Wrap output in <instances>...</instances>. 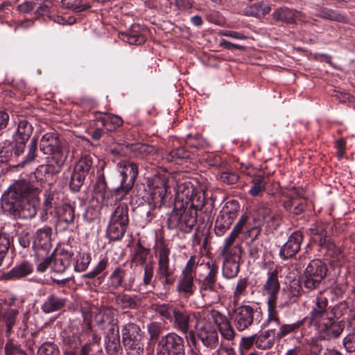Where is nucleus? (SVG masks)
I'll use <instances>...</instances> for the list:
<instances>
[{"mask_svg":"<svg viewBox=\"0 0 355 355\" xmlns=\"http://www.w3.org/2000/svg\"><path fill=\"white\" fill-rule=\"evenodd\" d=\"M327 250V255L331 259L330 261L335 266H340L339 263L343 258V255L338 247L333 242H328L325 245L322 246Z\"/></svg>","mask_w":355,"mask_h":355,"instance_id":"obj_34","label":"nucleus"},{"mask_svg":"<svg viewBox=\"0 0 355 355\" xmlns=\"http://www.w3.org/2000/svg\"><path fill=\"white\" fill-rule=\"evenodd\" d=\"M275 334L274 330H268L256 337L255 345L257 348L261 349H270L274 345V340L270 339V334Z\"/></svg>","mask_w":355,"mask_h":355,"instance_id":"obj_37","label":"nucleus"},{"mask_svg":"<svg viewBox=\"0 0 355 355\" xmlns=\"http://www.w3.org/2000/svg\"><path fill=\"white\" fill-rule=\"evenodd\" d=\"M196 269L195 258L191 257L180 276L177 286V291L183 297L189 298L194 293L193 279L196 277Z\"/></svg>","mask_w":355,"mask_h":355,"instance_id":"obj_10","label":"nucleus"},{"mask_svg":"<svg viewBox=\"0 0 355 355\" xmlns=\"http://www.w3.org/2000/svg\"><path fill=\"white\" fill-rule=\"evenodd\" d=\"M219 316L222 322L218 324V329L222 337L228 341L232 340L235 336V331L233 327L226 318H224L220 315Z\"/></svg>","mask_w":355,"mask_h":355,"instance_id":"obj_38","label":"nucleus"},{"mask_svg":"<svg viewBox=\"0 0 355 355\" xmlns=\"http://www.w3.org/2000/svg\"><path fill=\"white\" fill-rule=\"evenodd\" d=\"M148 187L151 190L152 199L155 203L162 204L167 191V178L165 175L154 176L148 180Z\"/></svg>","mask_w":355,"mask_h":355,"instance_id":"obj_13","label":"nucleus"},{"mask_svg":"<svg viewBox=\"0 0 355 355\" xmlns=\"http://www.w3.org/2000/svg\"><path fill=\"white\" fill-rule=\"evenodd\" d=\"M162 326L161 324L153 322H150L148 326V331L150 336L151 339H155L158 337V336L162 333Z\"/></svg>","mask_w":355,"mask_h":355,"instance_id":"obj_61","label":"nucleus"},{"mask_svg":"<svg viewBox=\"0 0 355 355\" xmlns=\"http://www.w3.org/2000/svg\"><path fill=\"white\" fill-rule=\"evenodd\" d=\"M37 138L33 137L31 140V144L28 147V153L26 156V159L21 162L18 166H24L26 164L33 161L37 155Z\"/></svg>","mask_w":355,"mask_h":355,"instance_id":"obj_47","label":"nucleus"},{"mask_svg":"<svg viewBox=\"0 0 355 355\" xmlns=\"http://www.w3.org/2000/svg\"><path fill=\"white\" fill-rule=\"evenodd\" d=\"M15 155V150L12 148V143L10 146L2 147L0 150V162H8L12 160L13 158L17 157Z\"/></svg>","mask_w":355,"mask_h":355,"instance_id":"obj_53","label":"nucleus"},{"mask_svg":"<svg viewBox=\"0 0 355 355\" xmlns=\"http://www.w3.org/2000/svg\"><path fill=\"white\" fill-rule=\"evenodd\" d=\"M122 39L130 44L136 45L141 44L145 42V37L142 35L137 34L133 31L123 34Z\"/></svg>","mask_w":355,"mask_h":355,"instance_id":"obj_49","label":"nucleus"},{"mask_svg":"<svg viewBox=\"0 0 355 355\" xmlns=\"http://www.w3.org/2000/svg\"><path fill=\"white\" fill-rule=\"evenodd\" d=\"M60 217L61 219L67 224L73 223L75 218L73 207L69 205H64L62 207V212Z\"/></svg>","mask_w":355,"mask_h":355,"instance_id":"obj_54","label":"nucleus"},{"mask_svg":"<svg viewBox=\"0 0 355 355\" xmlns=\"http://www.w3.org/2000/svg\"><path fill=\"white\" fill-rule=\"evenodd\" d=\"M197 221V211L192 206L184 210L174 209L168 219L169 228H179L184 232H188Z\"/></svg>","mask_w":355,"mask_h":355,"instance_id":"obj_7","label":"nucleus"},{"mask_svg":"<svg viewBox=\"0 0 355 355\" xmlns=\"http://www.w3.org/2000/svg\"><path fill=\"white\" fill-rule=\"evenodd\" d=\"M93 164V159L90 155H84L83 156L79 161L74 166V169L76 170L77 172L83 173L87 175L89 169L91 168Z\"/></svg>","mask_w":355,"mask_h":355,"instance_id":"obj_44","label":"nucleus"},{"mask_svg":"<svg viewBox=\"0 0 355 355\" xmlns=\"http://www.w3.org/2000/svg\"><path fill=\"white\" fill-rule=\"evenodd\" d=\"M273 18L286 23H293L295 19L301 16L300 12L288 8H280L272 14Z\"/></svg>","mask_w":355,"mask_h":355,"instance_id":"obj_28","label":"nucleus"},{"mask_svg":"<svg viewBox=\"0 0 355 355\" xmlns=\"http://www.w3.org/2000/svg\"><path fill=\"white\" fill-rule=\"evenodd\" d=\"M32 271L31 266L27 262H24L13 268L8 275L10 278H21L31 274Z\"/></svg>","mask_w":355,"mask_h":355,"instance_id":"obj_39","label":"nucleus"},{"mask_svg":"<svg viewBox=\"0 0 355 355\" xmlns=\"http://www.w3.org/2000/svg\"><path fill=\"white\" fill-rule=\"evenodd\" d=\"M233 220L229 217L219 212L215 222L214 231L218 236H223L232 224Z\"/></svg>","mask_w":355,"mask_h":355,"instance_id":"obj_32","label":"nucleus"},{"mask_svg":"<svg viewBox=\"0 0 355 355\" xmlns=\"http://www.w3.org/2000/svg\"><path fill=\"white\" fill-rule=\"evenodd\" d=\"M86 175V174L77 172L76 169H73L70 182L71 189L73 191H78L80 187L83 185Z\"/></svg>","mask_w":355,"mask_h":355,"instance_id":"obj_46","label":"nucleus"},{"mask_svg":"<svg viewBox=\"0 0 355 355\" xmlns=\"http://www.w3.org/2000/svg\"><path fill=\"white\" fill-rule=\"evenodd\" d=\"M304 324V320L297 321L293 324H285L280 326L279 331L276 334V338L281 339L289 334L296 332Z\"/></svg>","mask_w":355,"mask_h":355,"instance_id":"obj_40","label":"nucleus"},{"mask_svg":"<svg viewBox=\"0 0 355 355\" xmlns=\"http://www.w3.org/2000/svg\"><path fill=\"white\" fill-rule=\"evenodd\" d=\"M248 283L245 279H240L236 284L235 291L234 292V302H237L240 297L244 294L247 288Z\"/></svg>","mask_w":355,"mask_h":355,"instance_id":"obj_55","label":"nucleus"},{"mask_svg":"<svg viewBox=\"0 0 355 355\" xmlns=\"http://www.w3.org/2000/svg\"><path fill=\"white\" fill-rule=\"evenodd\" d=\"M268 318L266 323L275 322L279 324L280 322L279 314L277 310V300H267Z\"/></svg>","mask_w":355,"mask_h":355,"instance_id":"obj_43","label":"nucleus"},{"mask_svg":"<svg viewBox=\"0 0 355 355\" xmlns=\"http://www.w3.org/2000/svg\"><path fill=\"white\" fill-rule=\"evenodd\" d=\"M64 302L63 299L51 295L42 304V309L45 313H52L60 309L64 305Z\"/></svg>","mask_w":355,"mask_h":355,"instance_id":"obj_31","label":"nucleus"},{"mask_svg":"<svg viewBox=\"0 0 355 355\" xmlns=\"http://www.w3.org/2000/svg\"><path fill=\"white\" fill-rule=\"evenodd\" d=\"M71 255L56 254L52 257L51 270L55 273H62L71 265Z\"/></svg>","mask_w":355,"mask_h":355,"instance_id":"obj_25","label":"nucleus"},{"mask_svg":"<svg viewBox=\"0 0 355 355\" xmlns=\"http://www.w3.org/2000/svg\"><path fill=\"white\" fill-rule=\"evenodd\" d=\"M38 204L37 188L26 180L16 182L1 198L4 211L25 219L36 215Z\"/></svg>","mask_w":355,"mask_h":355,"instance_id":"obj_1","label":"nucleus"},{"mask_svg":"<svg viewBox=\"0 0 355 355\" xmlns=\"http://www.w3.org/2000/svg\"><path fill=\"white\" fill-rule=\"evenodd\" d=\"M122 339L129 355H143V335L139 327L134 323H128L122 328Z\"/></svg>","mask_w":355,"mask_h":355,"instance_id":"obj_4","label":"nucleus"},{"mask_svg":"<svg viewBox=\"0 0 355 355\" xmlns=\"http://www.w3.org/2000/svg\"><path fill=\"white\" fill-rule=\"evenodd\" d=\"M343 345L349 352H355V334L348 335L343 340Z\"/></svg>","mask_w":355,"mask_h":355,"instance_id":"obj_63","label":"nucleus"},{"mask_svg":"<svg viewBox=\"0 0 355 355\" xmlns=\"http://www.w3.org/2000/svg\"><path fill=\"white\" fill-rule=\"evenodd\" d=\"M101 123L110 132L114 131L123 124L122 119L117 115L109 114L101 118Z\"/></svg>","mask_w":355,"mask_h":355,"instance_id":"obj_36","label":"nucleus"},{"mask_svg":"<svg viewBox=\"0 0 355 355\" xmlns=\"http://www.w3.org/2000/svg\"><path fill=\"white\" fill-rule=\"evenodd\" d=\"M51 229L43 227L38 230L35 235L33 245L41 248H48L51 245Z\"/></svg>","mask_w":355,"mask_h":355,"instance_id":"obj_26","label":"nucleus"},{"mask_svg":"<svg viewBox=\"0 0 355 355\" xmlns=\"http://www.w3.org/2000/svg\"><path fill=\"white\" fill-rule=\"evenodd\" d=\"M220 180L226 184H232L238 181L239 175L234 172L224 171L220 173Z\"/></svg>","mask_w":355,"mask_h":355,"instance_id":"obj_60","label":"nucleus"},{"mask_svg":"<svg viewBox=\"0 0 355 355\" xmlns=\"http://www.w3.org/2000/svg\"><path fill=\"white\" fill-rule=\"evenodd\" d=\"M117 170L121 179L116 192L126 194L132 187L138 175V166L133 162L123 160L117 164Z\"/></svg>","mask_w":355,"mask_h":355,"instance_id":"obj_8","label":"nucleus"},{"mask_svg":"<svg viewBox=\"0 0 355 355\" xmlns=\"http://www.w3.org/2000/svg\"><path fill=\"white\" fill-rule=\"evenodd\" d=\"M302 239V234L300 232H293L282 247L279 252L280 257L284 259L293 257L300 250Z\"/></svg>","mask_w":355,"mask_h":355,"instance_id":"obj_17","label":"nucleus"},{"mask_svg":"<svg viewBox=\"0 0 355 355\" xmlns=\"http://www.w3.org/2000/svg\"><path fill=\"white\" fill-rule=\"evenodd\" d=\"M170 251L164 247L159 252L158 268L155 275V279L161 282L164 293H166L171 286L175 282L173 277L175 269L169 263Z\"/></svg>","mask_w":355,"mask_h":355,"instance_id":"obj_5","label":"nucleus"},{"mask_svg":"<svg viewBox=\"0 0 355 355\" xmlns=\"http://www.w3.org/2000/svg\"><path fill=\"white\" fill-rule=\"evenodd\" d=\"M327 271V267L321 260L311 261L304 273L305 287L310 290L315 288L326 276Z\"/></svg>","mask_w":355,"mask_h":355,"instance_id":"obj_11","label":"nucleus"},{"mask_svg":"<svg viewBox=\"0 0 355 355\" xmlns=\"http://www.w3.org/2000/svg\"><path fill=\"white\" fill-rule=\"evenodd\" d=\"M347 304L344 302H340L331 309L329 315H331L334 320L338 321L347 312Z\"/></svg>","mask_w":355,"mask_h":355,"instance_id":"obj_50","label":"nucleus"},{"mask_svg":"<svg viewBox=\"0 0 355 355\" xmlns=\"http://www.w3.org/2000/svg\"><path fill=\"white\" fill-rule=\"evenodd\" d=\"M10 243L9 239L5 234H0V266L1 265L3 260L6 254Z\"/></svg>","mask_w":355,"mask_h":355,"instance_id":"obj_59","label":"nucleus"},{"mask_svg":"<svg viewBox=\"0 0 355 355\" xmlns=\"http://www.w3.org/2000/svg\"><path fill=\"white\" fill-rule=\"evenodd\" d=\"M154 274L153 264L152 262L146 263L144 268V278L143 284L145 286L149 285L151 283Z\"/></svg>","mask_w":355,"mask_h":355,"instance_id":"obj_58","label":"nucleus"},{"mask_svg":"<svg viewBox=\"0 0 355 355\" xmlns=\"http://www.w3.org/2000/svg\"><path fill=\"white\" fill-rule=\"evenodd\" d=\"M252 186L249 193L252 196H257L265 190L266 182L263 176H255L252 180Z\"/></svg>","mask_w":355,"mask_h":355,"instance_id":"obj_42","label":"nucleus"},{"mask_svg":"<svg viewBox=\"0 0 355 355\" xmlns=\"http://www.w3.org/2000/svg\"><path fill=\"white\" fill-rule=\"evenodd\" d=\"M33 130V128L28 121L26 120L19 121L17 128L12 134V148H14L16 156H19L24 153L26 142Z\"/></svg>","mask_w":355,"mask_h":355,"instance_id":"obj_12","label":"nucleus"},{"mask_svg":"<svg viewBox=\"0 0 355 355\" xmlns=\"http://www.w3.org/2000/svg\"><path fill=\"white\" fill-rule=\"evenodd\" d=\"M183 338L175 333H168L161 337L157 347L156 355H184Z\"/></svg>","mask_w":355,"mask_h":355,"instance_id":"obj_9","label":"nucleus"},{"mask_svg":"<svg viewBox=\"0 0 355 355\" xmlns=\"http://www.w3.org/2000/svg\"><path fill=\"white\" fill-rule=\"evenodd\" d=\"M125 275V271L118 268L114 270L110 276V284L114 288H118L121 285L123 277Z\"/></svg>","mask_w":355,"mask_h":355,"instance_id":"obj_51","label":"nucleus"},{"mask_svg":"<svg viewBox=\"0 0 355 355\" xmlns=\"http://www.w3.org/2000/svg\"><path fill=\"white\" fill-rule=\"evenodd\" d=\"M38 355H59L58 349L51 343L42 344L38 349Z\"/></svg>","mask_w":355,"mask_h":355,"instance_id":"obj_52","label":"nucleus"},{"mask_svg":"<svg viewBox=\"0 0 355 355\" xmlns=\"http://www.w3.org/2000/svg\"><path fill=\"white\" fill-rule=\"evenodd\" d=\"M176 308L171 304H161L153 305V310L162 318L172 320Z\"/></svg>","mask_w":355,"mask_h":355,"instance_id":"obj_35","label":"nucleus"},{"mask_svg":"<svg viewBox=\"0 0 355 355\" xmlns=\"http://www.w3.org/2000/svg\"><path fill=\"white\" fill-rule=\"evenodd\" d=\"M310 232L313 236V241L318 242L321 247L331 242L329 235L331 233V227L329 224L322 222L317 223L310 228Z\"/></svg>","mask_w":355,"mask_h":355,"instance_id":"obj_19","label":"nucleus"},{"mask_svg":"<svg viewBox=\"0 0 355 355\" xmlns=\"http://www.w3.org/2000/svg\"><path fill=\"white\" fill-rule=\"evenodd\" d=\"M225 257L223 266V275L227 279L234 278L239 272V262L241 254L234 255L223 254Z\"/></svg>","mask_w":355,"mask_h":355,"instance_id":"obj_21","label":"nucleus"},{"mask_svg":"<svg viewBox=\"0 0 355 355\" xmlns=\"http://www.w3.org/2000/svg\"><path fill=\"white\" fill-rule=\"evenodd\" d=\"M117 305L123 309L134 308L136 306L135 300L128 295H119L115 299Z\"/></svg>","mask_w":355,"mask_h":355,"instance_id":"obj_48","label":"nucleus"},{"mask_svg":"<svg viewBox=\"0 0 355 355\" xmlns=\"http://www.w3.org/2000/svg\"><path fill=\"white\" fill-rule=\"evenodd\" d=\"M200 292L201 296L210 302L219 300V295L216 290V282L214 281L204 278L200 282Z\"/></svg>","mask_w":355,"mask_h":355,"instance_id":"obj_23","label":"nucleus"},{"mask_svg":"<svg viewBox=\"0 0 355 355\" xmlns=\"http://www.w3.org/2000/svg\"><path fill=\"white\" fill-rule=\"evenodd\" d=\"M40 150L44 154L51 155V160L56 165L49 164L48 171L59 173L67 158L68 150L60 144L57 135L52 132L44 134L40 140Z\"/></svg>","mask_w":355,"mask_h":355,"instance_id":"obj_2","label":"nucleus"},{"mask_svg":"<svg viewBox=\"0 0 355 355\" xmlns=\"http://www.w3.org/2000/svg\"><path fill=\"white\" fill-rule=\"evenodd\" d=\"M94 320L99 328L102 329H105L107 327L116 321L112 310L109 308L99 310L95 315Z\"/></svg>","mask_w":355,"mask_h":355,"instance_id":"obj_24","label":"nucleus"},{"mask_svg":"<svg viewBox=\"0 0 355 355\" xmlns=\"http://www.w3.org/2000/svg\"><path fill=\"white\" fill-rule=\"evenodd\" d=\"M127 224H122L121 223H114L109 221L107 227V236L112 241L121 240L127 230Z\"/></svg>","mask_w":355,"mask_h":355,"instance_id":"obj_27","label":"nucleus"},{"mask_svg":"<svg viewBox=\"0 0 355 355\" xmlns=\"http://www.w3.org/2000/svg\"><path fill=\"white\" fill-rule=\"evenodd\" d=\"M238 235L231 232V234L225 239V244L223 247L221 254H229V256L234 255L236 257L238 254H242V248L241 245H236L232 246Z\"/></svg>","mask_w":355,"mask_h":355,"instance_id":"obj_29","label":"nucleus"},{"mask_svg":"<svg viewBox=\"0 0 355 355\" xmlns=\"http://www.w3.org/2000/svg\"><path fill=\"white\" fill-rule=\"evenodd\" d=\"M240 209L239 204L236 200L227 201L220 212L229 217L233 221L237 217Z\"/></svg>","mask_w":355,"mask_h":355,"instance_id":"obj_41","label":"nucleus"},{"mask_svg":"<svg viewBox=\"0 0 355 355\" xmlns=\"http://www.w3.org/2000/svg\"><path fill=\"white\" fill-rule=\"evenodd\" d=\"M301 195L300 191H290V198L284 202V208L295 215L300 214L304 211L305 203V200L301 198Z\"/></svg>","mask_w":355,"mask_h":355,"instance_id":"obj_20","label":"nucleus"},{"mask_svg":"<svg viewBox=\"0 0 355 355\" xmlns=\"http://www.w3.org/2000/svg\"><path fill=\"white\" fill-rule=\"evenodd\" d=\"M174 327L183 334H189L191 342L193 345L196 344L194 332L189 329L190 315L186 311L176 309L173 314Z\"/></svg>","mask_w":355,"mask_h":355,"instance_id":"obj_18","label":"nucleus"},{"mask_svg":"<svg viewBox=\"0 0 355 355\" xmlns=\"http://www.w3.org/2000/svg\"><path fill=\"white\" fill-rule=\"evenodd\" d=\"M258 216L271 229H276L280 223V216L277 214L272 213L267 204L261 203L258 209Z\"/></svg>","mask_w":355,"mask_h":355,"instance_id":"obj_22","label":"nucleus"},{"mask_svg":"<svg viewBox=\"0 0 355 355\" xmlns=\"http://www.w3.org/2000/svg\"><path fill=\"white\" fill-rule=\"evenodd\" d=\"M108 332L106 336V341H114V340H119V327L116 326V321L113 322L110 326L107 327Z\"/></svg>","mask_w":355,"mask_h":355,"instance_id":"obj_57","label":"nucleus"},{"mask_svg":"<svg viewBox=\"0 0 355 355\" xmlns=\"http://www.w3.org/2000/svg\"><path fill=\"white\" fill-rule=\"evenodd\" d=\"M120 349V340L106 341V349L108 355H118Z\"/></svg>","mask_w":355,"mask_h":355,"instance_id":"obj_62","label":"nucleus"},{"mask_svg":"<svg viewBox=\"0 0 355 355\" xmlns=\"http://www.w3.org/2000/svg\"><path fill=\"white\" fill-rule=\"evenodd\" d=\"M270 11V7L263 2L254 3L247 7L245 10L246 15L257 17H263L269 13Z\"/></svg>","mask_w":355,"mask_h":355,"instance_id":"obj_33","label":"nucleus"},{"mask_svg":"<svg viewBox=\"0 0 355 355\" xmlns=\"http://www.w3.org/2000/svg\"><path fill=\"white\" fill-rule=\"evenodd\" d=\"M76 258V263L74 268L75 270L77 272L85 271L91 262L90 254L86 252L79 253Z\"/></svg>","mask_w":355,"mask_h":355,"instance_id":"obj_45","label":"nucleus"},{"mask_svg":"<svg viewBox=\"0 0 355 355\" xmlns=\"http://www.w3.org/2000/svg\"><path fill=\"white\" fill-rule=\"evenodd\" d=\"M318 331L326 333L329 338L338 337L344 329V324L341 320L333 319L331 315L327 317L316 326Z\"/></svg>","mask_w":355,"mask_h":355,"instance_id":"obj_16","label":"nucleus"},{"mask_svg":"<svg viewBox=\"0 0 355 355\" xmlns=\"http://www.w3.org/2000/svg\"><path fill=\"white\" fill-rule=\"evenodd\" d=\"M110 222L121 223L128 225V207L125 203H120L110 216Z\"/></svg>","mask_w":355,"mask_h":355,"instance_id":"obj_30","label":"nucleus"},{"mask_svg":"<svg viewBox=\"0 0 355 355\" xmlns=\"http://www.w3.org/2000/svg\"><path fill=\"white\" fill-rule=\"evenodd\" d=\"M261 313L254 311L248 305L239 306L233 311L232 319L236 329L243 331L250 327L257 324L261 320Z\"/></svg>","mask_w":355,"mask_h":355,"instance_id":"obj_6","label":"nucleus"},{"mask_svg":"<svg viewBox=\"0 0 355 355\" xmlns=\"http://www.w3.org/2000/svg\"><path fill=\"white\" fill-rule=\"evenodd\" d=\"M18 311L15 309L8 311L6 314V333L10 334L15 323V318Z\"/></svg>","mask_w":355,"mask_h":355,"instance_id":"obj_56","label":"nucleus"},{"mask_svg":"<svg viewBox=\"0 0 355 355\" xmlns=\"http://www.w3.org/2000/svg\"><path fill=\"white\" fill-rule=\"evenodd\" d=\"M328 300L320 293L315 300V305L310 313V324L316 327L329 315L327 311Z\"/></svg>","mask_w":355,"mask_h":355,"instance_id":"obj_14","label":"nucleus"},{"mask_svg":"<svg viewBox=\"0 0 355 355\" xmlns=\"http://www.w3.org/2000/svg\"><path fill=\"white\" fill-rule=\"evenodd\" d=\"M219 315L218 312L207 311L194 313L193 318L196 319L195 329L197 335L202 344L209 348H215L218 343V334L216 328L209 322L210 316L215 317Z\"/></svg>","mask_w":355,"mask_h":355,"instance_id":"obj_3","label":"nucleus"},{"mask_svg":"<svg viewBox=\"0 0 355 355\" xmlns=\"http://www.w3.org/2000/svg\"><path fill=\"white\" fill-rule=\"evenodd\" d=\"M280 290L278 271L273 270L267 274V278L262 286V293L267 296V300H277Z\"/></svg>","mask_w":355,"mask_h":355,"instance_id":"obj_15","label":"nucleus"},{"mask_svg":"<svg viewBox=\"0 0 355 355\" xmlns=\"http://www.w3.org/2000/svg\"><path fill=\"white\" fill-rule=\"evenodd\" d=\"M216 353L217 355H236L231 345L230 344H225L223 342L221 343Z\"/></svg>","mask_w":355,"mask_h":355,"instance_id":"obj_64","label":"nucleus"}]
</instances>
